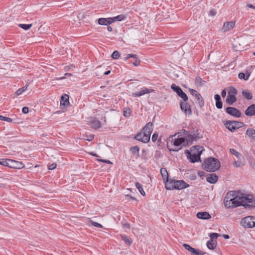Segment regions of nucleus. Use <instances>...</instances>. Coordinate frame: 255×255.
I'll list each match as a JSON object with an SVG mask.
<instances>
[{"instance_id": "obj_1", "label": "nucleus", "mask_w": 255, "mask_h": 255, "mask_svg": "<svg viewBox=\"0 0 255 255\" xmlns=\"http://www.w3.org/2000/svg\"><path fill=\"white\" fill-rule=\"evenodd\" d=\"M224 204L227 208H234L240 206L254 208L255 207V198L252 195H246L240 191H230L226 194Z\"/></svg>"}, {"instance_id": "obj_2", "label": "nucleus", "mask_w": 255, "mask_h": 255, "mask_svg": "<svg viewBox=\"0 0 255 255\" xmlns=\"http://www.w3.org/2000/svg\"><path fill=\"white\" fill-rule=\"evenodd\" d=\"M179 133L172 135L167 139V147L170 150L178 151L187 144L184 137H180Z\"/></svg>"}, {"instance_id": "obj_3", "label": "nucleus", "mask_w": 255, "mask_h": 255, "mask_svg": "<svg viewBox=\"0 0 255 255\" xmlns=\"http://www.w3.org/2000/svg\"><path fill=\"white\" fill-rule=\"evenodd\" d=\"M153 128V125L151 122L147 123L143 128L141 131L135 136V139L144 143L148 142L149 141Z\"/></svg>"}, {"instance_id": "obj_4", "label": "nucleus", "mask_w": 255, "mask_h": 255, "mask_svg": "<svg viewBox=\"0 0 255 255\" xmlns=\"http://www.w3.org/2000/svg\"><path fill=\"white\" fill-rule=\"evenodd\" d=\"M203 167L208 172H214L220 168V163L217 159L210 157L204 161Z\"/></svg>"}, {"instance_id": "obj_5", "label": "nucleus", "mask_w": 255, "mask_h": 255, "mask_svg": "<svg viewBox=\"0 0 255 255\" xmlns=\"http://www.w3.org/2000/svg\"><path fill=\"white\" fill-rule=\"evenodd\" d=\"M182 135L184 137L186 144L192 143L194 141L202 138L198 130L193 131H187L185 129L182 130Z\"/></svg>"}, {"instance_id": "obj_6", "label": "nucleus", "mask_w": 255, "mask_h": 255, "mask_svg": "<svg viewBox=\"0 0 255 255\" xmlns=\"http://www.w3.org/2000/svg\"><path fill=\"white\" fill-rule=\"evenodd\" d=\"M189 184L186 183L184 180H176L170 179L169 182L166 183L165 188L167 190H182L189 186Z\"/></svg>"}, {"instance_id": "obj_7", "label": "nucleus", "mask_w": 255, "mask_h": 255, "mask_svg": "<svg viewBox=\"0 0 255 255\" xmlns=\"http://www.w3.org/2000/svg\"><path fill=\"white\" fill-rule=\"evenodd\" d=\"M241 225L246 228H253L255 227V217L249 216L243 218L240 223Z\"/></svg>"}, {"instance_id": "obj_8", "label": "nucleus", "mask_w": 255, "mask_h": 255, "mask_svg": "<svg viewBox=\"0 0 255 255\" xmlns=\"http://www.w3.org/2000/svg\"><path fill=\"white\" fill-rule=\"evenodd\" d=\"M225 125L227 128L232 132L235 131L237 129L243 127L244 124L237 121H226Z\"/></svg>"}, {"instance_id": "obj_9", "label": "nucleus", "mask_w": 255, "mask_h": 255, "mask_svg": "<svg viewBox=\"0 0 255 255\" xmlns=\"http://www.w3.org/2000/svg\"><path fill=\"white\" fill-rule=\"evenodd\" d=\"M203 150V147L200 145L193 146L190 148L189 152L193 155L200 157L201 154Z\"/></svg>"}, {"instance_id": "obj_10", "label": "nucleus", "mask_w": 255, "mask_h": 255, "mask_svg": "<svg viewBox=\"0 0 255 255\" xmlns=\"http://www.w3.org/2000/svg\"><path fill=\"white\" fill-rule=\"evenodd\" d=\"M226 112L230 115L239 118L241 116V113L239 110L233 107H228L226 109Z\"/></svg>"}, {"instance_id": "obj_11", "label": "nucleus", "mask_w": 255, "mask_h": 255, "mask_svg": "<svg viewBox=\"0 0 255 255\" xmlns=\"http://www.w3.org/2000/svg\"><path fill=\"white\" fill-rule=\"evenodd\" d=\"M10 168H15V169H21L24 167V165L23 163L20 161L14 160L12 159L10 160Z\"/></svg>"}, {"instance_id": "obj_12", "label": "nucleus", "mask_w": 255, "mask_h": 255, "mask_svg": "<svg viewBox=\"0 0 255 255\" xmlns=\"http://www.w3.org/2000/svg\"><path fill=\"white\" fill-rule=\"evenodd\" d=\"M188 159L192 163L200 161V157L193 155L189 152V151L186 150L185 152Z\"/></svg>"}, {"instance_id": "obj_13", "label": "nucleus", "mask_w": 255, "mask_h": 255, "mask_svg": "<svg viewBox=\"0 0 255 255\" xmlns=\"http://www.w3.org/2000/svg\"><path fill=\"white\" fill-rule=\"evenodd\" d=\"M180 108L182 111H184L186 114H191L192 112L190 106L187 103L180 102Z\"/></svg>"}, {"instance_id": "obj_14", "label": "nucleus", "mask_w": 255, "mask_h": 255, "mask_svg": "<svg viewBox=\"0 0 255 255\" xmlns=\"http://www.w3.org/2000/svg\"><path fill=\"white\" fill-rule=\"evenodd\" d=\"M153 91V89L144 88L142 89V90L141 91H140L139 92L133 93L132 96L134 97H140V96L144 95L146 94L150 93Z\"/></svg>"}, {"instance_id": "obj_15", "label": "nucleus", "mask_w": 255, "mask_h": 255, "mask_svg": "<svg viewBox=\"0 0 255 255\" xmlns=\"http://www.w3.org/2000/svg\"><path fill=\"white\" fill-rule=\"evenodd\" d=\"M235 25V22L233 21L226 22L224 23L222 31L224 32L228 31L234 28Z\"/></svg>"}, {"instance_id": "obj_16", "label": "nucleus", "mask_w": 255, "mask_h": 255, "mask_svg": "<svg viewBox=\"0 0 255 255\" xmlns=\"http://www.w3.org/2000/svg\"><path fill=\"white\" fill-rule=\"evenodd\" d=\"M112 19L111 17L109 18H100L98 19V22L100 25H109L112 23Z\"/></svg>"}, {"instance_id": "obj_17", "label": "nucleus", "mask_w": 255, "mask_h": 255, "mask_svg": "<svg viewBox=\"0 0 255 255\" xmlns=\"http://www.w3.org/2000/svg\"><path fill=\"white\" fill-rule=\"evenodd\" d=\"M218 176L214 173L208 174L206 178V180H207V182H208L211 184H214V183H216L217 181H218Z\"/></svg>"}, {"instance_id": "obj_18", "label": "nucleus", "mask_w": 255, "mask_h": 255, "mask_svg": "<svg viewBox=\"0 0 255 255\" xmlns=\"http://www.w3.org/2000/svg\"><path fill=\"white\" fill-rule=\"evenodd\" d=\"M245 115L248 116H253L255 115V104L250 106L245 111Z\"/></svg>"}, {"instance_id": "obj_19", "label": "nucleus", "mask_w": 255, "mask_h": 255, "mask_svg": "<svg viewBox=\"0 0 255 255\" xmlns=\"http://www.w3.org/2000/svg\"><path fill=\"white\" fill-rule=\"evenodd\" d=\"M160 173L162 176L163 182L166 185V183L169 182V180L168 179V173L166 168H161L160 169Z\"/></svg>"}, {"instance_id": "obj_20", "label": "nucleus", "mask_w": 255, "mask_h": 255, "mask_svg": "<svg viewBox=\"0 0 255 255\" xmlns=\"http://www.w3.org/2000/svg\"><path fill=\"white\" fill-rule=\"evenodd\" d=\"M196 216L198 218L204 220L209 219L211 218V215L207 212H198Z\"/></svg>"}, {"instance_id": "obj_21", "label": "nucleus", "mask_w": 255, "mask_h": 255, "mask_svg": "<svg viewBox=\"0 0 255 255\" xmlns=\"http://www.w3.org/2000/svg\"><path fill=\"white\" fill-rule=\"evenodd\" d=\"M69 96L67 94H65L62 96L61 98L60 104L61 105H63L65 107L69 105Z\"/></svg>"}, {"instance_id": "obj_22", "label": "nucleus", "mask_w": 255, "mask_h": 255, "mask_svg": "<svg viewBox=\"0 0 255 255\" xmlns=\"http://www.w3.org/2000/svg\"><path fill=\"white\" fill-rule=\"evenodd\" d=\"M237 101L236 96L234 95H228L226 102L230 105H232Z\"/></svg>"}, {"instance_id": "obj_23", "label": "nucleus", "mask_w": 255, "mask_h": 255, "mask_svg": "<svg viewBox=\"0 0 255 255\" xmlns=\"http://www.w3.org/2000/svg\"><path fill=\"white\" fill-rule=\"evenodd\" d=\"M111 18L112 19V23H113L116 21H121L124 20L127 18V17L124 14H120L117 16L111 17Z\"/></svg>"}, {"instance_id": "obj_24", "label": "nucleus", "mask_w": 255, "mask_h": 255, "mask_svg": "<svg viewBox=\"0 0 255 255\" xmlns=\"http://www.w3.org/2000/svg\"><path fill=\"white\" fill-rule=\"evenodd\" d=\"M91 127L95 129L99 128L101 127V122L97 119H94L91 122Z\"/></svg>"}, {"instance_id": "obj_25", "label": "nucleus", "mask_w": 255, "mask_h": 255, "mask_svg": "<svg viewBox=\"0 0 255 255\" xmlns=\"http://www.w3.org/2000/svg\"><path fill=\"white\" fill-rule=\"evenodd\" d=\"M247 135L255 140V130L252 128H248L246 131Z\"/></svg>"}, {"instance_id": "obj_26", "label": "nucleus", "mask_w": 255, "mask_h": 255, "mask_svg": "<svg viewBox=\"0 0 255 255\" xmlns=\"http://www.w3.org/2000/svg\"><path fill=\"white\" fill-rule=\"evenodd\" d=\"M250 76V73L249 72H247L246 74L244 73H240L238 75V77L240 79H244L246 81H247Z\"/></svg>"}, {"instance_id": "obj_27", "label": "nucleus", "mask_w": 255, "mask_h": 255, "mask_svg": "<svg viewBox=\"0 0 255 255\" xmlns=\"http://www.w3.org/2000/svg\"><path fill=\"white\" fill-rule=\"evenodd\" d=\"M230 152L232 154L235 155L238 158V159L240 160L241 159L244 158L243 156L240 153L233 148H231L230 149Z\"/></svg>"}, {"instance_id": "obj_28", "label": "nucleus", "mask_w": 255, "mask_h": 255, "mask_svg": "<svg viewBox=\"0 0 255 255\" xmlns=\"http://www.w3.org/2000/svg\"><path fill=\"white\" fill-rule=\"evenodd\" d=\"M242 95L245 98L248 100H251L253 97L252 94L248 90L243 91L242 92Z\"/></svg>"}, {"instance_id": "obj_29", "label": "nucleus", "mask_w": 255, "mask_h": 255, "mask_svg": "<svg viewBox=\"0 0 255 255\" xmlns=\"http://www.w3.org/2000/svg\"><path fill=\"white\" fill-rule=\"evenodd\" d=\"M216 246H217V244L216 243V240L215 241H212V242L211 241L209 240L207 243V246L210 250L214 249L216 247Z\"/></svg>"}, {"instance_id": "obj_30", "label": "nucleus", "mask_w": 255, "mask_h": 255, "mask_svg": "<svg viewBox=\"0 0 255 255\" xmlns=\"http://www.w3.org/2000/svg\"><path fill=\"white\" fill-rule=\"evenodd\" d=\"M171 88L178 95L183 91L180 87L176 86L175 84H172Z\"/></svg>"}, {"instance_id": "obj_31", "label": "nucleus", "mask_w": 255, "mask_h": 255, "mask_svg": "<svg viewBox=\"0 0 255 255\" xmlns=\"http://www.w3.org/2000/svg\"><path fill=\"white\" fill-rule=\"evenodd\" d=\"M190 253L192 255H204V253L202 252L199 249H195L192 248V250L190 251Z\"/></svg>"}, {"instance_id": "obj_32", "label": "nucleus", "mask_w": 255, "mask_h": 255, "mask_svg": "<svg viewBox=\"0 0 255 255\" xmlns=\"http://www.w3.org/2000/svg\"><path fill=\"white\" fill-rule=\"evenodd\" d=\"M135 185V187L138 189L140 194L143 196H145V193L143 190L142 185L138 182H136Z\"/></svg>"}, {"instance_id": "obj_33", "label": "nucleus", "mask_w": 255, "mask_h": 255, "mask_svg": "<svg viewBox=\"0 0 255 255\" xmlns=\"http://www.w3.org/2000/svg\"><path fill=\"white\" fill-rule=\"evenodd\" d=\"M10 159H1V165L10 167Z\"/></svg>"}, {"instance_id": "obj_34", "label": "nucleus", "mask_w": 255, "mask_h": 255, "mask_svg": "<svg viewBox=\"0 0 255 255\" xmlns=\"http://www.w3.org/2000/svg\"><path fill=\"white\" fill-rule=\"evenodd\" d=\"M131 110L129 108H125L124 109V116L129 117L131 113Z\"/></svg>"}, {"instance_id": "obj_35", "label": "nucleus", "mask_w": 255, "mask_h": 255, "mask_svg": "<svg viewBox=\"0 0 255 255\" xmlns=\"http://www.w3.org/2000/svg\"><path fill=\"white\" fill-rule=\"evenodd\" d=\"M122 239L128 245L132 243L131 239L127 236H122Z\"/></svg>"}, {"instance_id": "obj_36", "label": "nucleus", "mask_w": 255, "mask_h": 255, "mask_svg": "<svg viewBox=\"0 0 255 255\" xmlns=\"http://www.w3.org/2000/svg\"><path fill=\"white\" fill-rule=\"evenodd\" d=\"M189 91L191 94L194 96L196 99H199V97H201V94L194 89H190Z\"/></svg>"}, {"instance_id": "obj_37", "label": "nucleus", "mask_w": 255, "mask_h": 255, "mask_svg": "<svg viewBox=\"0 0 255 255\" xmlns=\"http://www.w3.org/2000/svg\"><path fill=\"white\" fill-rule=\"evenodd\" d=\"M205 82L200 77H197L195 79V83L198 86H202L203 83Z\"/></svg>"}, {"instance_id": "obj_38", "label": "nucleus", "mask_w": 255, "mask_h": 255, "mask_svg": "<svg viewBox=\"0 0 255 255\" xmlns=\"http://www.w3.org/2000/svg\"><path fill=\"white\" fill-rule=\"evenodd\" d=\"M27 89V86H24L21 88L18 89L15 92V94L17 96H19L22 94Z\"/></svg>"}, {"instance_id": "obj_39", "label": "nucleus", "mask_w": 255, "mask_h": 255, "mask_svg": "<svg viewBox=\"0 0 255 255\" xmlns=\"http://www.w3.org/2000/svg\"><path fill=\"white\" fill-rule=\"evenodd\" d=\"M18 26L24 30H28L31 27L32 24H19Z\"/></svg>"}, {"instance_id": "obj_40", "label": "nucleus", "mask_w": 255, "mask_h": 255, "mask_svg": "<svg viewBox=\"0 0 255 255\" xmlns=\"http://www.w3.org/2000/svg\"><path fill=\"white\" fill-rule=\"evenodd\" d=\"M244 165V164L242 162V159H241L240 160L239 159L238 161H235L233 163V165L236 167H239Z\"/></svg>"}, {"instance_id": "obj_41", "label": "nucleus", "mask_w": 255, "mask_h": 255, "mask_svg": "<svg viewBox=\"0 0 255 255\" xmlns=\"http://www.w3.org/2000/svg\"><path fill=\"white\" fill-rule=\"evenodd\" d=\"M139 150V148L137 146H134L130 148V151L135 154H138Z\"/></svg>"}, {"instance_id": "obj_42", "label": "nucleus", "mask_w": 255, "mask_h": 255, "mask_svg": "<svg viewBox=\"0 0 255 255\" xmlns=\"http://www.w3.org/2000/svg\"><path fill=\"white\" fill-rule=\"evenodd\" d=\"M237 93V91L236 89H235L233 87H230L229 89V90L228 91V95H234L236 96V95Z\"/></svg>"}, {"instance_id": "obj_43", "label": "nucleus", "mask_w": 255, "mask_h": 255, "mask_svg": "<svg viewBox=\"0 0 255 255\" xmlns=\"http://www.w3.org/2000/svg\"><path fill=\"white\" fill-rule=\"evenodd\" d=\"M178 96L182 99L184 102L188 100V97L183 91H182Z\"/></svg>"}, {"instance_id": "obj_44", "label": "nucleus", "mask_w": 255, "mask_h": 255, "mask_svg": "<svg viewBox=\"0 0 255 255\" xmlns=\"http://www.w3.org/2000/svg\"><path fill=\"white\" fill-rule=\"evenodd\" d=\"M197 100L200 107H203L204 106V101L201 96V97H199V99H197Z\"/></svg>"}, {"instance_id": "obj_45", "label": "nucleus", "mask_w": 255, "mask_h": 255, "mask_svg": "<svg viewBox=\"0 0 255 255\" xmlns=\"http://www.w3.org/2000/svg\"><path fill=\"white\" fill-rule=\"evenodd\" d=\"M0 121H6L7 122L11 123L12 122V120L8 117H5L4 116H1V117H0Z\"/></svg>"}, {"instance_id": "obj_46", "label": "nucleus", "mask_w": 255, "mask_h": 255, "mask_svg": "<svg viewBox=\"0 0 255 255\" xmlns=\"http://www.w3.org/2000/svg\"><path fill=\"white\" fill-rule=\"evenodd\" d=\"M120 57V53L118 51H115L112 54V57L113 59H118Z\"/></svg>"}, {"instance_id": "obj_47", "label": "nucleus", "mask_w": 255, "mask_h": 255, "mask_svg": "<svg viewBox=\"0 0 255 255\" xmlns=\"http://www.w3.org/2000/svg\"><path fill=\"white\" fill-rule=\"evenodd\" d=\"M218 236H219V235L217 233H212L210 235V240L212 242L214 241V239H216Z\"/></svg>"}, {"instance_id": "obj_48", "label": "nucleus", "mask_w": 255, "mask_h": 255, "mask_svg": "<svg viewBox=\"0 0 255 255\" xmlns=\"http://www.w3.org/2000/svg\"><path fill=\"white\" fill-rule=\"evenodd\" d=\"M137 56L135 54H129L127 55V56L124 58V59L125 60H127L128 59H129V58H133L134 59V58H136Z\"/></svg>"}, {"instance_id": "obj_49", "label": "nucleus", "mask_w": 255, "mask_h": 255, "mask_svg": "<svg viewBox=\"0 0 255 255\" xmlns=\"http://www.w3.org/2000/svg\"><path fill=\"white\" fill-rule=\"evenodd\" d=\"M216 106L218 109H222L223 107V103L221 100L216 102Z\"/></svg>"}, {"instance_id": "obj_50", "label": "nucleus", "mask_w": 255, "mask_h": 255, "mask_svg": "<svg viewBox=\"0 0 255 255\" xmlns=\"http://www.w3.org/2000/svg\"><path fill=\"white\" fill-rule=\"evenodd\" d=\"M158 135L157 132L154 133L152 136V138H151L152 141L153 142H155L157 139Z\"/></svg>"}, {"instance_id": "obj_51", "label": "nucleus", "mask_w": 255, "mask_h": 255, "mask_svg": "<svg viewBox=\"0 0 255 255\" xmlns=\"http://www.w3.org/2000/svg\"><path fill=\"white\" fill-rule=\"evenodd\" d=\"M183 246L184 247V248L189 252H190L191 250H192L193 248H192L188 244H183Z\"/></svg>"}, {"instance_id": "obj_52", "label": "nucleus", "mask_w": 255, "mask_h": 255, "mask_svg": "<svg viewBox=\"0 0 255 255\" xmlns=\"http://www.w3.org/2000/svg\"><path fill=\"white\" fill-rule=\"evenodd\" d=\"M92 225L97 228H102L103 227V226L101 224H100L98 223H97V222H92Z\"/></svg>"}, {"instance_id": "obj_53", "label": "nucleus", "mask_w": 255, "mask_h": 255, "mask_svg": "<svg viewBox=\"0 0 255 255\" xmlns=\"http://www.w3.org/2000/svg\"><path fill=\"white\" fill-rule=\"evenodd\" d=\"M134 59H135V61L133 63V65H134L135 66H137L139 65L140 64V60H139L138 59L137 56L136 57V58H134Z\"/></svg>"}, {"instance_id": "obj_54", "label": "nucleus", "mask_w": 255, "mask_h": 255, "mask_svg": "<svg viewBox=\"0 0 255 255\" xmlns=\"http://www.w3.org/2000/svg\"><path fill=\"white\" fill-rule=\"evenodd\" d=\"M216 13H217V11L215 9H212V10H210V11L209 12V14L212 16H215L216 14Z\"/></svg>"}, {"instance_id": "obj_55", "label": "nucleus", "mask_w": 255, "mask_h": 255, "mask_svg": "<svg viewBox=\"0 0 255 255\" xmlns=\"http://www.w3.org/2000/svg\"><path fill=\"white\" fill-rule=\"evenodd\" d=\"M56 167V164L52 163L48 166V169L53 170Z\"/></svg>"}, {"instance_id": "obj_56", "label": "nucleus", "mask_w": 255, "mask_h": 255, "mask_svg": "<svg viewBox=\"0 0 255 255\" xmlns=\"http://www.w3.org/2000/svg\"><path fill=\"white\" fill-rule=\"evenodd\" d=\"M28 111V108L27 107H24L22 109V112L24 114H27Z\"/></svg>"}, {"instance_id": "obj_57", "label": "nucleus", "mask_w": 255, "mask_h": 255, "mask_svg": "<svg viewBox=\"0 0 255 255\" xmlns=\"http://www.w3.org/2000/svg\"><path fill=\"white\" fill-rule=\"evenodd\" d=\"M97 160H98L99 161L107 163H109V164H112V163L111 162V161L109 160H104V159H98Z\"/></svg>"}, {"instance_id": "obj_58", "label": "nucleus", "mask_w": 255, "mask_h": 255, "mask_svg": "<svg viewBox=\"0 0 255 255\" xmlns=\"http://www.w3.org/2000/svg\"><path fill=\"white\" fill-rule=\"evenodd\" d=\"M214 98L216 100V102L221 100V97L219 94H216L214 96Z\"/></svg>"}, {"instance_id": "obj_59", "label": "nucleus", "mask_w": 255, "mask_h": 255, "mask_svg": "<svg viewBox=\"0 0 255 255\" xmlns=\"http://www.w3.org/2000/svg\"><path fill=\"white\" fill-rule=\"evenodd\" d=\"M226 89H224L222 90V92H221V96H222V97L224 98L226 95Z\"/></svg>"}, {"instance_id": "obj_60", "label": "nucleus", "mask_w": 255, "mask_h": 255, "mask_svg": "<svg viewBox=\"0 0 255 255\" xmlns=\"http://www.w3.org/2000/svg\"><path fill=\"white\" fill-rule=\"evenodd\" d=\"M94 137V135H90L88 136V138H86V140H88V141H91Z\"/></svg>"}, {"instance_id": "obj_61", "label": "nucleus", "mask_w": 255, "mask_h": 255, "mask_svg": "<svg viewBox=\"0 0 255 255\" xmlns=\"http://www.w3.org/2000/svg\"><path fill=\"white\" fill-rule=\"evenodd\" d=\"M246 7H249V8H253V9H255V6H254L252 4H247L246 5Z\"/></svg>"}, {"instance_id": "obj_62", "label": "nucleus", "mask_w": 255, "mask_h": 255, "mask_svg": "<svg viewBox=\"0 0 255 255\" xmlns=\"http://www.w3.org/2000/svg\"><path fill=\"white\" fill-rule=\"evenodd\" d=\"M89 154L92 156H96V157H99V156L94 152H90Z\"/></svg>"}, {"instance_id": "obj_63", "label": "nucleus", "mask_w": 255, "mask_h": 255, "mask_svg": "<svg viewBox=\"0 0 255 255\" xmlns=\"http://www.w3.org/2000/svg\"><path fill=\"white\" fill-rule=\"evenodd\" d=\"M107 29H108V30L109 31H112V30H113L112 27L111 26H108V27H107Z\"/></svg>"}, {"instance_id": "obj_64", "label": "nucleus", "mask_w": 255, "mask_h": 255, "mask_svg": "<svg viewBox=\"0 0 255 255\" xmlns=\"http://www.w3.org/2000/svg\"><path fill=\"white\" fill-rule=\"evenodd\" d=\"M124 226L125 228H128V229H129V226L128 224H125L124 225Z\"/></svg>"}]
</instances>
